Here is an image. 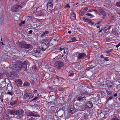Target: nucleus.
I'll list each match as a JSON object with an SVG mask.
<instances>
[{
  "mask_svg": "<svg viewBox=\"0 0 120 120\" xmlns=\"http://www.w3.org/2000/svg\"><path fill=\"white\" fill-rule=\"evenodd\" d=\"M22 62L20 61H18L14 64L15 69L17 71H20L22 69Z\"/></svg>",
  "mask_w": 120,
  "mask_h": 120,
  "instance_id": "obj_1",
  "label": "nucleus"
},
{
  "mask_svg": "<svg viewBox=\"0 0 120 120\" xmlns=\"http://www.w3.org/2000/svg\"><path fill=\"white\" fill-rule=\"evenodd\" d=\"M96 65V64L94 61H92L90 62L89 64V67L87 68H86V70L88 71L91 68L95 67Z\"/></svg>",
  "mask_w": 120,
  "mask_h": 120,
  "instance_id": "obj_2",
  "label": "nucleus"
},
{
  "mask_svg": "<svg viewBox=\"0 0 120 120\" xmlns=\"http://www.w3.org/2000/svg\"><path fill=\"white\" fill-rule=\"evenodd\" d=\"M34 96L33 94L31 93H28L25 94L24 97L27 99H30L32 98Z\"/></svg>",
  "mask_w": 120,
  "mask_h": 120,
  "instance_id": "obj_3",
  "label": "nucleus"
},
{
  "mask_svg": "<svg viewBox=\"0 0 120 120\" xmlns=\"http://www.w3.org/2000/svg\"><path fill=\"white\" fill-rule=\"evenodd\" d=\"M20 7H21L19 5H14L11 7V10L13 12H17L19 10Z\"/></svg>",
  "mask_w": 120,
  "mask_h": 120,
  "instance_id": "obj_4",
  "label": "nucleus"
},
{
  "mask_svg": "<svg viewBox=\"0 0 120 120\" xmlns=\"http://www.w3.org/2000/svg\"><path fill=\"white\" fill-rule=\"evenodd\" d=\"M55 67L58 68H60L61 67L64 65V64L60 61H58L56 62L55 64Z\"/></svg>",
  "mask_w": 120,
  "mask_h": 120,
  "instance_id": "obj_5",
  "label": "nucleus"
},
{
  "mask_svg": "<svg viewBox=\"0 0 120 120\" xmlns=\"http://www.w3.org/2000/svg\"><path fill=\"white\" fill-rule=\"evenodd\" d=\"M24 113V111L22 109H20L18 110H16V115L19 116H22Z\"/></svg>",
  "mask_w": 120,
  "mask_h": 120,
  "instance_id": "obj_6",
  "label": "nucleus"
},
{
  "mask_svg": "<svg viewBox=\"0 0 120 120\" xmlns=\"http://www.w3.org/2000/svg\"><path fill=\"white\" fill-rule=\"evenodd\" d=\"M27 63L26 61H24L23 63H22V68L23 70L25 71H27Z\"/></svg>",
  "mask_w": 120,
  "mask_h": 120,
  "instance_id": "obj_7",
  "label": "nucleus"
},
{
  "mask_svg": "<svg viewBox=\"0 0 120 120\" xmlns=\"http://www.w3.org/2000/svg\"><path fill=\"white\" fill-rule=\"evenodd\" d=\"M86 55L84 53H80L79 57H77L78 60L82 59L83 60L86 57Z\"/></svg>",
  "mask_w": 120,
  "mask_h": 120,
  "instance_id": "obj_8",
  "label": "nucleus"
},
{
  "mask_svg": "<svg viewBox=\"0 0 120 120\" xmlns=\"http://www.w3.org/2000/svg\"><path fill=\"white\" fill-rule=\"evenodd\" d=\"M47 8L49 10H51L52 8V2H49L47 5Z\"/></svg>",
  "mask_w": 120,
  "mask_h": 120,
  "instance_id": "obj_9",
  "label": "nucleus"
},
{
  "mask_svg": "<svg viewBox=\"0 0 120 120\" xmlns=\"http://www.w3.org/2000/svg\"><path fill=\"white\" fill-rule=\"evenodd\" d=\"M86 106L89 108H91L93 107V105L91 102L89 101L86 103Z\"/></svg>",
  "mask_w": 120,
  "mask_h": 120,
  "instance_id": "obj_10",
  "label": "nucleus"
},
{
  "mask_svg": "<svg viewBox=\"0 0 120 120\" xmlns=\"http://www.w3.org/2000/svg\"><path fill=\"white\" fill-rule=\"evenodd\" d=\"M15 81L18 86H20L22 84V82L20 79H16Z\"/></svg>",
  "mask_w": 120,
  "mask_h": 120,
  "instance_id": "obj_11",
  "label": "nucleus"
},
{
  "mask_svg": "<svg viewBox=\"0 0 120 120\" xmlns=\"http://www.w3.org/2000/svg\"><path fill=\"white\" fill-rule=\"evenodd\" d=\"M26 115L28 116H37L36 115H34V114L31 112H26Z\"/></svg>",
  "mask_w": 120,
  "mask_h": 120,
  "instance_id": "obj_12",
  "label": "nucleus"
},
{
  "mask_svg": "<svg viewBox=\"0 0 120 120\" xmlns=\"http://www.w3.org/2000/svg\"><path fill=\"white\" fill-rule=\"evenodd\" d=\"M50 41V40L49 39H45L42 41V43H44L45 45L48 44Z\"/></svg>",
  "mask_w": 120,
  "mask_h": 120,
  "instance_id": "obj_13",
  "label": "nucleus"
},
{
  "mask_svg": "<svg viewBox=\"0 0 120 120\" xmlns=\"http://www.w3.org/2000/svg\"><path fill=\"white\" fill-rule=\"evenodd\" d=\"M111 26H109V28L107 27H105L103 30L104 32L107 33L108 32L109 30V29L111 28Z\"/></svg>",
  "mask_w": 120,
  "mask_h": 120,
  "instance_id": "obj_14",
  "label": "nucleus"
},
{
  "mask_svg": "<svg viewBox=\"0 0 120 120\" xmlns=\"http://www.w3.org/2000/svg\"><path fill=\"white\" fill-rule=\"evenodd\" d=\"M5 83L6 82L5 80H0V85H1L2 86H5Z\"/></svg>",
  "mask_w": 120,
  "mask_h": 120,
  "instance_id": "obj_15",
  "label": "nucleus"
},
{
  "mask_svg": "<svg viewBox=\"0 0 120 120\" xmlns=\"http://www.w3.org/2000/svg\"><path fill=\"white\" fill-rule=\"evenodd\" d=\"M23 47L25 48L26 49H28L30 48L31 47V45L30 44H26L24 43L23 45Z\"/></svg>",
  "mask_w": 120,
  "mask_h": 120,
  "instance_id": "obj_16",
  "label": "nucleus"
},
{
  "mask_svg": "<svg viewBox=\"0 0 120 120\" xmlns=\"http://www.w3.org/2000/svg\"><path fill=\"white\" fill-rule=\"evenodd\" d=\"M49 33V31H47L43 32L41 34V37L43 38L44 36L45 35Z\"/></svg>",
  "mask_w": 120,
  "mask_h": 120,
  "instance_id": "obj_17",
  "label": "nucleus"
},
{
  "mask_svg": "<svg viewBox=\"0 0 120 120\" xmlns=\"http://www.w3.org/2000/svg\"><path fill=\"white\" fill-rule=\"evenodd\" d=\"M71 17L74 19H76V14L74 12H72Z\"/></svg>",
  "mask_w": 120,
  "mask_h": 120,
  "instance_id": "obj_18",
  "label": "nucleus"
},
{
  "mask_svg": "<svg viewBox=\"0 0 120 120\" xmlns=\"http://www.w3.org/2000/svg\"><path fill=\"white\" fill-rule=\"evenodd\" d=\"M85 98L84 97L80 96L78 98L77 100L79 101H82Z\"/></svg>",
  "mask_w": 120,
  "mask_h": 120,
  "instance_id": "obj_19",
  "label": "nucleus"
},
{
  "mask_svg": "<svg viewBox=\"0 0 120 120\" xmlns=\"http://www.w3.org/2000/svg\"><path fill=\"white\" fill-rule=\"evenodd\" d=\"M112 34L115 35H117L118 34V33L116 30L115 29H113L112 31Z\"/></svg>",
  "mask_w": 120,
  "mask_h": 120,
  "instance_id": "obj_20",
  "label": "nucleus"
},
{
  "mask_svg": "<svg viewBox=\"0 0 120 120\" xmlns=\"http://www.w3.org/2000/svg\"><path fill=\"white\" fill-rule=\"evenodd\" d=\"M16 110L15 111L14 110H11L9 112V113L12 114L14 115H16Z\"/></svg>",
  "mask_w": 120,
  "mask_h": 120,
  "instance_id": "obj_21",
  "label": "nucleus"
},
{
  "mask_svg": "<svg viewBox=\"0 0 120 120\" xmlns=\"http://www.w3.org/2000/svg\"><path fill=\"white\" fill-rule=\"evenodd\" d=\"M82 19L84 21L86 22H88L89 21H90V19H87L84 17H83Z\"/></svg>",
  "mask_w": 120,
  "mask_h": 120,
  "instance_id": "obj_22",
  "label": "nucleus"
},
{
  "mask_svg": "<svg viewBox=\"0 0 120 120\" xmlns=\"http://www.w3.org/2000/svg\"><path fill=\"white\" fill-rule=\"evenodd\" d=\"M24 43H20L19 42V47L22 48L23 47V45H24Z\"/></svg>",
  "mask_w": 120,
  "mask_h": 120,
  "instance_id": "obj_23",
  "label": "nucleus"
},
{
  "mask_svg": "<svg viewBox=\"0 0 120 120\" xmlns=\"http://www.w3.org/2000/svg\"><path fill=\"white\" fill-rule=\"evenodd\" d=\"M38 15L40 16L43 17L45 16V14L42 12H41L38 14Z\"/></svg>",
  "mask_w": 120,
  "mask_h": 120,
  "instance_id": "obj_24",
  "label": "nucleus"
},
{
  "mask_svg": "<svg viewBox=\"0 0 120 120\" xmlns=\"http://www.w3.org/2000/svg\"><path fill=\"white\" fill-rule=\"evenodd\" d=\"M94 24V22H92L91 20H90V21H89L88 23V24L89 26H91L93 25Z\"/></svg>",
  "mask_w": 120,
  "mask_h": 120,
  "instance_id": "obj_25",
  "label": "nucleus"
},
{
  "mask_svg": "<svg viewBox=\"0 0 120 120\" xmlns=\"http://www.w3.org/2000/svg\"><path fill=\"white\" fill-rule=\"evenodd\" d=\"M30 85L29 82H25L23 84V86H29Z\"/></svg>",
  "mask_w": 120,
  "mask_h": 120,
  "instance_id": "obj_26",
  "label": "nucleus"
},
{
  "mask_svg": "<svg viewBox=\"0 0 120 120\" xmlns=\"http://www.w3.org/2000/svg\"><path fill=\"white\" fill-rule=\"evenodd\" d=\"M104 16H105L106 15V14L105 12L103 10L100 12Z\"/></svg>",
  "mask_w": 120,
  "mask_h": 120,
  "instance_id": "obj_27",
  "label": "nucleus"
},
{
  "mask_svg": "<svg viewBox=\"0 0 120 120\" xmlns=\"http://www.w3.org/2000/svg\"><path fill=\"white\" fill-rule=\"evenodd\" d=\"M79 54V53L78 52H76L74 53V55L75 56L78 57Z\"/></svg>",
  "mask_w": 120,
  "mask_h": 120,
  "instance_id": "obj_28",
  "label": "nucleus"
},
{
  "mask_svg": "<svg viewBox=\"0 0 120 120\" xmlns=\"http://www.w3.org/2000/svg\"><path fill=\"white\" fill-rule=\"evenodd\" d=\"M88 9V8L87 7H85L83 9L82 11H83L84 13H85L87 11Z\"/></svg>",
  "mask_w": 120,
  "mask_h": 120,
  "instance_id": "obj_29",
  "label": "nucleus"
},
{
  "mask_svg": "<svg viewBox=\"0 0 120 120\" xmlns=\"http://www.w3.org/2000/svg\"><path fill=\"white\" fill-rule=\"evenodd\" d=\"M111 120H119L117 117L114 116L111 119Z\"/></svg>",
  "mask_w": 120,
  "mask_h": 120,
  "instance_id": "obj_30",
  "label": "nucleus"
},
{
  "mask_svg": "<svg viewBox=\"0 0 120 120\" xmlns=\"http://www.w3.org/2000/svg\"><path fill=\"white\" fill-rule=\"evenodd\" d=\"M34 52L35 53H39L40 52V51L39 50L35 49L34 50Z\"/></svg>",
  "mask_w": 120,
  "mask_h": 120,
  "instance_id": "obj_31",
  "label": "nucleus"
},
{
  "mask_svg": "<svg viewBox=\"0 0 120 120\" xmlns=\"http://www.w3.org/2000/svg\"><path fill=\"white\" fill-rule=\"evenodd\" d=\"M69 75L70 76H73V73L72 71H70L69 72Z\"/></svg>",
  "mask_w": 120,
  "mask_h": 120,
  "instance_id": "obj_32",
  "label": "nucleus"
},
{
  "mask_svg": "<svg viewBox=\"0 0 120 120\" xmlns=\"http://www.w3.org/2000/svg\"><path fill=\"white\" fill-rule=\"evenodd\" d=\"M71 42H74L76 40L75 38V37H73L71 39Z\"/></svg>",
  "mask_w": 120,
  "mask_h": 120,
  "instance_id": "obj_33",
  "label": "nucleus"
},
{
  "mask_svg": "<svg viewBox=\"0 0 120 120\" xmlns=\"http://www.w3.org/2000/svg\"><path fill=\"white\" fill-rule=\"evenodd\" d=\"M68 50L67 49H65L64 51V53L67 54L68 53Z\"/></svg>",
  "mask_w": 120,
  "mask_h": 120,
  "instance_id": "obj_34",
  "label": "nucleus"
},
{
  "mask_svg": "<svg viewBox=\"0 0 120 120\" xmlns=\"http://www.w3.org/2000/svg\"><path fill=\"white\" fill-rule=\"evenodd\" d=\"M116 5L117 6L120 7V2H117L116 4Z\"/></svg>",
  "mask_w": 120,
  "mask_h": 120,
  "instance_id": "obj_35",
  "label": "nucleus"
},
{
  "mask_svg": "<svg viewBox=\"0 0 120 120\" xmlns=\"http://www.w3.org/2000/svg\"><path fill=\"white\" fill-rule=\"evenodd\" d=\"M27 120H34V118L32 117H28L27 118Z\"/></svg>",
  "mask_w": 120,
  "mask_h": 120,
  "instance_id": "obj_36",
  "label": "nucleus"
},
{
  "mask_svg": "<svg viewBox=\"0 0 120 120\" xmlns=\"http://www.w3.org/2000/svg\"><path fill=\"white\" fill-rule=\"evenodd\" d=\"M110 84L108 85V87L109 88H110L112 86V84L111 82L110 83Z\"/></svg>",
  "mask_w": 120,
  "mask_h": 120,
  "instance_id": "obj_37",
  "label": "nucleus"
},
{
  "mask_svg": "<svg viewBox=\"0 0 120 120\" xmlns=\"http://www.w3.org/2000/svg\"><path fill=\"white\" fill-rule=\"evenodd\" d=\"M114 16H113L112 15H111L110 19L111 20H114Z\"/></svg>",
  "mask_w": 120,
  "mask_h": 120,
  "instance_id": "obj_38",
  "label": "nucleus"
},
{
  "mask_svg": "<svg viewBox=\"0 0 120 120\" xmlns=\"http://www.w3.org/2000/svg\"><path fill=\"white\" fill-rule=\"evenodd\" d=\"M86 15L88 16H90L91 17L92 16L94 17V16H93L92 15L89 13H87L86 14Z\"/></svg>",
  "mask_w": 120,
  "mask_h": 120,
  "instance_id": "obj_39",
  "label": "nucleus"
},
{
  "mask_svg": "<svg viewBox=\"0 0 120 120\" xmlns=\"http://www.w3.org/2000/svg\"><path fill=\"white\" fill-rule=\"evenodd\" d=\"M98 9L100 12H101V11H102L103 10L102 8H101L100 7H98Z\"/></svg>",
  "mask_w": 120,
  "mask_h": 120,
  "instance_id": "obj_40",
  "label": "nucleus"
},
{
  "mask_svg": "<svg viewBox=\"0 0 120 120\" xmlns=\"http://www.w3.org/2000/svg\"><path fill=\"white\" fill-rule=\"evenodd\" d=\"M64 8H70V6L69 5V4H67L64 7Z\"/></svg>",
  "mask_w": 120,
  "mask_h": 120,
  "instance_id": "obj_41",
  "label": "nucleus"
},
{
  "mask_svg": "<svg viewBox=\"0 0 120 120\" xmlns=\"http://www.w3.org/2000/svg\"><path fill=\"white\" fill-rule=\"evenodd\" d=\"M104 59L106 61H108L109 60V59L107 57H105L104 58Z\"/></svg>",
  "mask_w": 120,
  "mask_h": 120,
  "instance_id": "obj_42",
  "label": "nucleus"
},
{
  "mask_svg": "<svg viewBox=\"0 0 120 120\" xmlns=\"http://www.w3.org/2000/svg\"><path fill=\"white\" fill-rule=\"evenodd\" d=\"M12 73L11 72H10L8 73V75L9 76H11L12 75Z\"/></svg>",
  "mask_w": 120,
  "mask_h": 120,
  "instance_id": "obj_43",
  "label": "nucleus"
},
{
  "mask_svg": "<svg viewBox=\"0 0 120 120\" xmlns=\"http://www.w3.org/2000/svg\"><path fill=\"white\" fill-rule=\"evenodd\" d=\"M69 112L70 113H71V114H72L74 113V111H73L71 110H70L69 111Z\"/></svg>",
  "mask_w": 120,
  "mask_h": 120,
  "instance_id": "obj_44",
  "label": "nucleus"
},
{
  "mask_svg": "<svg viewBox=\"0 0 120 120\" xmlns=\"http://www.w3.org/2000/svg\"><path fill=\"white\" fill-rule=\"evenodd\" d=\"M2 107L0 106V113H1L2 112Z\"/></svg>",
  "mask_w": 120,
  "mask_h": 120,
  "instance_id": "obj_45",
  "label": "nucleus"
},
{
  "mask_svg": "<svg viewBox=\"0 0 120 120\" xmlns=\"http://www.w3.org/2000/svg\"><path fill=\"white\" fill-rule=\"evenodd\" d=\"M113 98V97L112 96H111L109 97L108 99V100H111Z\"/></svg>",
  "mask_w": 120,
  "mask_h": 120,
  "instance_id": "obj_46",
  "label": "nucleus"
},
{
  "mask_svg": "<svg viewBox=\"0 0 120 120\" xmlns=\"http://www.w3.org/2000/svg\"><path fill=\"white\" fill-rule=\"evenodd\" d=\"M38 98V97H36L34 98L32 100H36Z\"/></svg>",
  "mask_w": 120,
  "mask_h": 120,
  "instance_id": "obj_47",
  "label": "nucleus"
},
{
  "mask_svg": "<svg viewBox=\"0 0 120 120\" xmlns=\"http://www.w3.org/2000/svg\"><path fill=\"white\" fill-rule=\"evenodd\" d=\"M111 92L110 91H108L107 92V93L108 95H110L111 94Z\"/></svg>",
  "mask_w": 120,
  "mask_h": 120,
  "instance_id": "obj_48",
  "label": "nucleus"
},
{
  "mask_svg": "<svg viewBox=\"0 0 120 120\" xmlns=\"http://www.w3.org/2000/svg\"><path fill=\"white\" fill-rule=\"evenodd\" d=\"M84 13H84L83 11H82L80 14L81 16H82Z\"/></svg>",
  "mask_w": 120,
  "mask_h": 120,
  "instance_id": "obj_49",
  "label": "nucleus"
},
{
  "mask_svg": "<svg viewBox=\"0 0 120 120\" xmlns=\"http://www.w3.org/2000/svg\"><path fill=\"white\" fill-rule=\"evenodd\" d=\"M120 46V42L116 45V47L118 48Z\"/></svg>",
  "mask_w": 120,
  "mask_h": 120,
  "instance_id": "obj_50",
  "label": "nucleus"
},
{
  "mask_svg": "<svg viewBox=\"0 0 120 120\" xmlns=\"http://www.w3.org/2000/svg\"><path fill=\"white\" fill-rule=\"evenodd\" d=\"M56 78L57 79V81H60L59 80V79L58 78V76H56Z\"/></svg>",
  "mask_w": 120,
  "mask_h": 120,
  "instance_id": "obj_51",
  "label": "nucleus"
},
{
  "mask_svg": "<svg viewBox=\"0 0 120 120\" xmlns=\"http://www.w3.org/2000/svg\"><path fill=\"white\" fill-rule=\"evenodd\" d=\"M92 11H94L96 13H97V11L96 10L94 9Z\"/></svg>",
  "mask_w": 120,
  "mask_h": 120,
  "instance_id": "obj_52",
  "label": "nucleus"
},
{
  "mask_svg": "<svg viewBox=\"0 0 120 120\" xmlns=\"http://www.w3.org/2000/svg\"><path fill=\"white\" fill-rule=\"evenodd\" d=\"M8 94H9L12 95V93L11 92H9L8 93Z\"/></svg>",
  "mask_w": 120,
  "mask_h": 120,
  "instance_id": "obj_53",
  "label": "nucleus"
},
{
  "mask_svg": "<svg viewBox=\"0 0 120 120\" xmlns=\"http://www.w3.org/2000/svg\"><path fill=\"white\" fill-rule=\"evenodd\" d=\"M10 103V104L12 105H14V102H11Z\"/></svg>",
  "mask_w": 120,
  "mask_h": 120,
  "instance_id": "obj_54",
  "label": "nucleus"
},
{
  "mask_svg": "<svg viewBox=\"0 0 120 120\" xmlns=\"http://www.w3.org/2000/svg\"><path fill=\"white\" fill-rule=\"evenodd\" d=\"M33 32V31H32V30H30L29 31V33L30 34H31V33L32 32Z\"/></svg>",
  "mask_w": 120,
  "mask_h": 120,
  "instance_id": "obj_55",
  "label": "nucleus"
},
{
  "mask_svg": "<svg viewBox=\"0 0 120 120\" xmlns=\"http://www.w3.org/2000/svg\"><path fill=\"white\" fill-rule=\"evenodd\" d=\"M59 50H60V51H59V52L60 51H62V50H64L63 49H62V48H59Z\"/></svg>",
  "mask_w": 120,
  "mask_h": 120,
  "instance_id": "obj_56",
  "label": "nucleus"
},
{
  "mask_svg": "<svg viewBox=\"0 0 120 120\" xmlns=\"http://www.w3.org/2000/svg\"><path fill=\"white\" fill-rule=\"evenodd\" d=\"M117 96V94H115L114 95V97H116Z\"/></svg>",
  "mask_w": 120,
  "mask_h": 120,
  "instance_id": "obj_57",
  "label": "nucleus"
},
{
  "mask_svg": "<svg viewBox=\"0 0 120 120\" xmlns=\"http://www.w3.org/2000/svg\"><path fill=\"white\" fill-rule=\"evenodd\" d=\"M25 21H23L21 23L23 24H24L25 23Z\"/></svg>",
  "mask_w": 120,
  "mask_h": 120,
  "instance_id": "obj_58",
  "label": "nucleus"
},
{
  "mask_svg": "<svg viewBox=\"0 0 120 120\" xmlns=\"http://www.w3.org/2000/svg\"><path fill=\"white\" fill-rule=\"evenodd\" d=\"M36 66H34V70H35L36 68Z\"/></svg>",
  "mask_w": 120,
  "mask_h": 120,
  "instance_id": "obj_59",
  "label": "nucleus"
},
{
  "mask_svg": "<svg viewBox=\"0 0 120 120\" xmlns=\"http://www.w3.org/2000/svg\"><path fill=\"white\" fill-rule=\"evenodd\" d=\"M41 49L43 51H45V49H43V48H42V49Z\"/></svg>",
  "mask_w": 120,
  "mask_h": 120,
  "instance_id": "obj_60",
  "label": "nucleus"
},
{
  "mask_svg": "<svg viewBox=\"0 0 120 120\" xmlns=\"http://www.w3.org/2000/svg\"><path fill=\"white\" fill-rule=\"evenodd\" d=\"M49 89H52V90L53 89V87H50Z\"/></svg>",
  "mask_w": 120,
  "mask_h": 120,
  "instance_id": "obj_61",
  "label": "nucleus"
},
{
  "mask_svg": "<svg viewBox=\"0 0 120 120\" xmlns=\"http://www.w3.org/2000/svg\"><path fill=\"white\" fill-rule=\"evenodd\" d=\"M28 17H29V18L30 19H32V16H28Z\"/></svg>",
  "mask_w": 120,
  "mask_h": 120,
  "instance_id": "obj_62",
  "label": "nucleus"
},
{
  "mask_svg": "<svg viewBox=\"0 0 120 120\" xmlns=\"http://www.w3.org/2000/svg\"><path fill=\"white\" fill-rule=\"evenodd\" d=\"M101 22H100V21L98 22H97V23H96V24H98L100 23Z\"/></svg>",
  "mask_w": 120,
  "mask_h": 120,
  "instance_id": "obj_63",
  "label": "nucleus"
},
{
  "mask_svg": "<svg viewBox=\"0 0 120 120\" xmlns=\"http://www.w3.org/2000/svg\"><path fill=\"white\" fill-rule=\"evenodd\" d=\"M117 13L118 14L120 15V12L118 11Z\"/></svg>",
  "mask_w": 120,
  "mask_h": 120,
  "instance_id": "obj_64",
  "label": "nucleus"
}]
</instances>
